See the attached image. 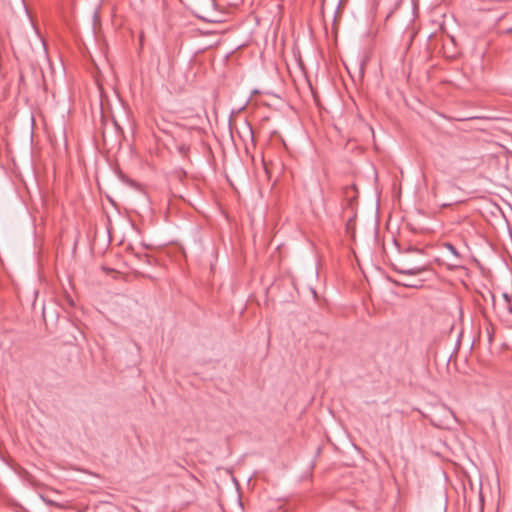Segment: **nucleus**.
<instances>
[{"instance_id":"obj_1","label":"nucleus","mask_w":512,"mask_h":512,"mask_svg":"<svg viewBox=\"0 0 512 512\" xmlns=\"http://www.w3.org/2000/svg\"><path fill=\"white\" fill-rule=\"evenodd\" d=\"M493 307L508 328H512V290H486Z\"/></svg>"},{"instance_id":"obj_2","label":"nucleus","mask_w":512,"mask_h":512,"mask_svg":"<svg viewBox=\"0 0 512 512\" xmlns=\"http://www.w3.org/2000/svg\"><path fill=\"white\" fill-rule=\"evenodd\" d=\"M443 248L445 250V258L446 260L448 261V266L450 267H456L460 264V255L458 253V251L456 250V248L450 244V243H445L443 245Z\"/></svg>"},{"instance_id":"obj_3","label":"nucleus","mask_w":512,"mask_h":512,"mask_svg":"<svg viewBox=\"0 0 512 512\" xmlns=\"http://www.w3.org/2000/svg\"><path fill=\"white\" fill-rule=\"evenodd\" d=\"M485 336L488 345H491L495 336V327L492 323L486 321L480 329V338Z\"/></svg>"},{"instance_id":"obj_4","label":"nucleus","mask_w":512,"mask_h":512,"mask_svg":"<svg viewBox=\"0 0 512 512\" xmlns=\"http://www.w3.org/2000/svg\"><path fill=\"white\" fill-rule=\"evenodd\" d=\"M63 291H64L63 300L67 303L68 306L74 307L75 306L74 298L70 294H68L66 290H63Z\"/></svg>"},{"instance_id":"obj_5","label":"nucleus","mask_w":512,"mask_h":512,"mask_svg":"<svg viewBox=\"0 0 512 512\" xmlns=\"http://www.w3.org/2000/svg\"><path fill=\"white\" fill-rule=\"evenodd\" d=\"M309 291H310V294H311L312 298L314 300H317L318 299L317 290H309Z\"/></svg>"},{"instance_id":"obj_6","label":"nucleus","mask_w":512,"mask_h":512,"mask_svg":"<svg viewBox=\"0 0 512 512\" xmlns=\"http://www.w3.org/2000/svg\"><path fill=\"white\" fill-rule=\"evenodd\" d=\"M94 18H95V21H97V20H98L99 15H98V13H97V12L94 14Z\"/></svg>"},{"instance_id":"obj_7","label":"nucleus","mask_w":512,"mask_h":512,"mask_svg":"<svg viewBox=\"0 0 512 512\" xmlns=\"http://www.w3.org/2000/svg\"><path fill=\"white\" fill-rule=\"evenodd\" d=\"M37 294H38V291H37V290H35V291H34V297H35V298L37 297Z\"/></svg>"},{"instance_id":"obj_8","label":"nucleus","mask_w":512,"mask_h":512,"mask_svg":"<svg viewBox=\"0 0 512 512\" xmlns=\"http://www.w3.org/2000/svg\"><path fill=\"white\" fill-rule=\"evenodd\" d=\"M407 288H417V286L412 285V286H407Z\"/></svg>"}]
</instances>
